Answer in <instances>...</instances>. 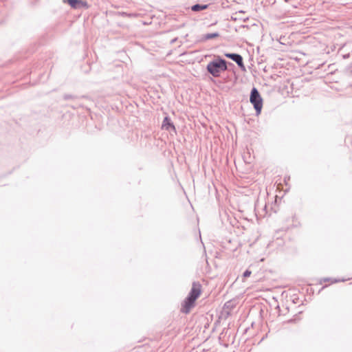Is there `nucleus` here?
<instances>
[{
  "instance_id": "obj_8",
  "label": "nucleus",
  "mask_w": 352,
  "mask_h": 352,
  "mask_svg": "<svg viewBox=\"0 0 352 352\" xmlns=\"http://www.w3.org/2000/svg\"><path fill=\"white\" fill-rule=\"evenodd\" d=\"M208 8V5H199L196 4L192 6L191 10L194 12H199Z\"/></svg>"
},
{
  "instance_id": "obj_4",
  "label": "nucleus",
  "mask_w": 352,
  "mask_h": 352,
  "mask_svg": "<svg viewBox=\"0 0 352 352\" xmlns=\"http://www.w3.org/2000/svg\"><path fill=\"white\" fill-rule=\"evenodd\" d=\"M162 129L166 131L173 130L174 132H176L175 126L168 117L164 118L162 124Z\"/></svg>"
},
{
  "instance_id": "obj_6",
  "label": "nucleus",
  "mask_w": 352,
  "mask_h": 352,
  "mask_svg": "<svg viewBox=\"0 0 352 352\" xmlns=\"http://www.w3.org/2000/svg\"><path fill=\"white\" fill-rule=\"evenodd\" d=\"M225 56L235 61L240 67H243V58L241 56L236 54H225Z\"/></svg>"
},
{
  "instance_id": "obj_10",
  "label": "nucleus",
  "mask_w": 352,
  "mask_h": 352,
  "mask_svg": "<svg viewBox=\"0 0 352 352\" xmlns=\"http://www.w3.org/2000/svg\"><path fill=\"white\" fill-rule=\"evenodd\" d=\"M252 272L250 270H246L244 273H243V276L245 278H247V277H249L250 275H251Z\"/></svg>"
},
{
  "instance_id": "obj_5",
  "label": "nucleus",
  "mask_w": 352,
  "mask_h": 352,
  "mask_svg": "<svg viewBox=\"0 0 352 352\" xmlns=\"http://www.w3.org/2000/svg\"><path fill=\"white\" fill-rule=\"evenodd\" d=\"M225 56L235 61L240 67H243V58L241 56L236 54H225Z\"/></svg>"
},
{
  "instance_id": "obj_2",
  "label": "nucleus",
  "mask_w": 352,
  "mask_h": 352,
  "mask_svg": "<svg viewBox=\"0 0 352 352\" xmlns=\"http://www.w3.org/2000/svg\"><path fill=\"white\" fill-rule=\"evenodd\" d=\"M227 68L226 61L219 57L210 62L206 67L207 71L214 77H219Z\"/></svg>"
},
{
  "instance_id": "obj_7",
  "label": "nucleus",
  "mask_w": 352,
  "mask_h": 352,
  "mask_svg": "<svg viewBox=\"0 0 352 352\" xmlns=\"http://www.w3.org/2000/svg\"><path fill=\"white\" fill-rule=\"evenodd\" d=\"M72 8H77L78 6L81 3L82 5L86 6V3H82L78 0H67L66 1Z\"/></svg>"
},
{
  "instance_id": "obj_3",
  "label": "nucleus",
  "mask_w": 352,
  "mask_h": 352,
  "mask_svg": "<svg viewBox=\"0 0 352 352\" xmlns=\"http://www.w3.org/2000/svg\"><path fill=\"white\" fill-rule=\"evenodd\" d=\"M250 101L254 105L257 114H259L263 107V100L256 88H253L251 91Z\"/></svg>"
},
{
  "instance_id": "obj_9",
  "label": "nucleus",
  "mask_w": 352,
  "mask_h": 352,
  "mask_svg": "<svg viewBox=\"0 0 352 352\" xmlns=\"http://www.w3.org/2000/svg\"><path fill=\"white\" fill-rule=\"evenodd\" d=\"M219 36V33H211V34H206L203 36L202 40L203 41H207L212 38H215Z\"/></svg>"
},
{
  "instance_id": "obj_1",
  "label": "nucleus",
  "mask_w": 352,
  "mask_h": 352,
  "mask_svg": "<svg viewBox=\"0 0 352 352\" xmlns=\"http://www.w3.org/2000/svg\"><path fill=\"white\" fill-rule=\"evenodd\" d=\"M201 285L199 283H194L188 297L182 303L181 308L182 313L190 312L191 309L195 306V301L201 296Z\"/></svg>"
}]
</instances>
